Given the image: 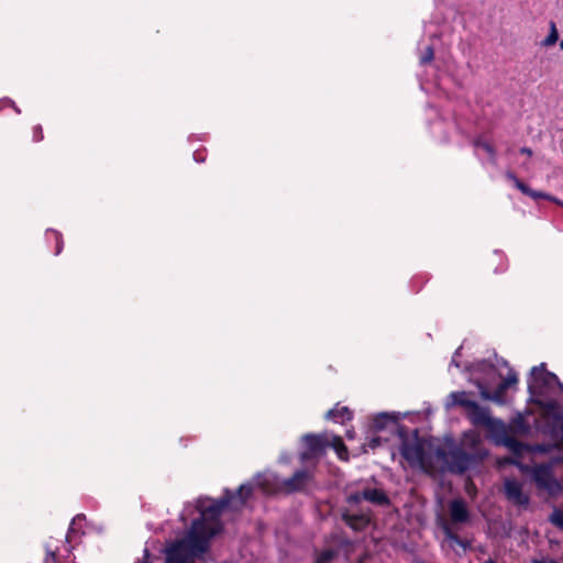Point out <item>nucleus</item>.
Listing matches in <instances>:
<instances>
[{"instance_id":"obj_1","label":"nucleus","mask_w":563,"mask_h":563,"mask_svg":"<svg viewBox=\"0 0 563 563\" xmlns=\"http://www.w3.org/2000/svg\"><path fill=\"white\" fill-rule=\"evenodd\" d=\"M231 503L227 498L201 507V517L192 522L187 534L167 549L165 563H195L206 553L210 539L221 530L220 515Z\"/></svg>"},{"instance_id":"obj_2","label":"nucleus","mask_w":563,"mask_h":563,"mask_svg":"<svg viewBox=\"0 0 563 563\" xmlns=\"http://www.w3.org/2000/svg\"><path fill=\"white\" fill-rule=\"evenodd\" d=\"M435 455L449 471L453 473H463L477 461L482 460L485 456V453L477 451L474 454H470L461 448H453L449 451L439 448L435 451Z\"/></svg>"},{"instance_id":"obj_3","label":"nucleus","mask_w":563,"mask_h":563,"mask_svg":"<svg viewBox=\"0 0 563 563\" xmlns=\"http://www.w3.org/2000/svg\"><path fill=\"white\" fill-rule=\"evenodd\" d=\"M449 521L442 525L446 539L464 549L467 548V542L462 540L455 532L456 527L467 523L471 519L466 503L460 498L451 500L449 504Z\"/></svg>"},{"instance_id":"obj_4","label":"nucleus","mask_w":563,"mask_h":563,"mask_svg":"<svg viewBox=\"0 0 563 563\" xmlns=\"http://www.w3.org/2000/svg\"><path fill=\"white\" fill-rule=\"evenodd\" d=\"M428 446L429 444L418 437H407L402 440L400 453L411 466L429 472L431 464L427 454Z\"/></svg>"},{"instance_id":"obj_5","label":"nucleus","mask_w":563,"mask_h":563,"mask_svg":"<svg viewBox=\"0 0 563 563\" xmlns=\"http://www.w3.org/2000/svg\"><path fill=\"white\" fill-rule=\"evenodd\" d=\"M531 475L537 487L547 492L550 496H558L563 492V486L553 476L550 465H536L531 468Z\"/></svg>"},{"instance_id":"obj_6","label":"nucleus","mask_w":563,"mask_h":563,"mask_svg":"<svg viewBox=\"0 0 563 563\" xmlns=\"http://www.w3.org/2000/svg\"><path fill=\"white\" fill-rule=\"evenodd\" d=\"M313 483V473L311 471H297L295 474L287 479H283L276 483V492L291 494L295 492L305 490L308 486Z\"/></svg>"},{"instance_id":"obj_7","label":"nucleus","mask_w":563,"mask_h":563,"mask_svg":"<svg viewBox=\"0 0 563 563\" xmlns=\"http://www.w3.org/2000/svg\"><path fill=\"white\" fill-rule=\"evenodd\" d=\"M558 386L563 391V384L559 380L558 376L545 369V364L534 366L531 369V382L529 383L530 389H540L542 387L552 388Z\"/></svg>"},{"instance_id":"obj_8","label":"nucleus","mask_w":563,"mask_h":563,"mask_svg":"<svg viewBox=\"0 0 563 563\" xmlns=\"http://www.w3.org/2000/svg\"><path fill=\"white\" fill-rule=\"evenodd\" d=\"M470 408L466 413L474 426L484 427L493 430L501 426V421L492 418L487 408L479 406L477 402L468 404Z\"/></svg>"},{"instance_id":"obj_9","label":"nucleus","mask_w":563,"mask_h":563,"mask_svg":"<svg viewBox=\"0 0 563 563\" xmlns=\"http://www.w3.org/2000/svg\"><path fill=\"white\" fill-rule=\"evenodd\" d=\"M302 441L306 445V451L301 453L300 457L302 461H308L324 453V450L329 444V435L307 434L302 438Z\"/></svg>"},{"instance_id":"obj_10","label":"nucleus","mask_w":563,"mask_h":563,"mask_svg":"<svg viewBox=\"0 0 563 563\" xmlns=\"http://www.w3.org/2000/svg\"><path fill=\"white\" fill-rule=\"evenodd\" d=\"M505 495L509 501L517 506H528L529 496L523 493L522 484L514 478H506L504 483Z\"/></svg>"},{"instance_id":"obj_11","label":"nucleus","mask_w":563,"mask_h":563,"mask_svg":"<svg viewBox=\"0 0 563 563\" xmlns=\"http://www.w3.org/2000/svg\"><path fill=\"white\" fill-rule=\"evenodd\" d=\"M85 520V515H77L70 522L68 532L65 537L64 545L65 552L69 554L73 548L78 543L80 537L84 534L81 522Z\"/></svg>"},{"instance_id":"obj_12","label":"nucleus","mask_w":563,"mask_h":563,"mask_svg":"<svg viewBox=\"0 0 563 563\" xmlns=\"http://www.w3.org/2000/svg\"><path fill=\"white\" fill-rule=\"evenodd\" d=\"M60 540L49 538L45 543L46 556L44 559V563H60L59 559L62 556L60 548L58 543Z\"/></svg>"},{"instance_id":"obj_13","label":"nucleus","mask_w":563,"mask_h":563,"mask_svg":"<svg viewBox=\"0 0 563 563\" xmlns=\"http://www.w3.org/2000/svg\"><path fill=\"white\" fill-rule=\"evenodd\" d=\"M362 496L365 500L375 505L385 506L389 504L388 496L382 489L367 488L362 492Z\"/></svg>"},{"instance_id":"obj_14","label":"nucleus","mask_w":563,"mask_h":563,"mask_svg":"<svg viewBox=\"0 0 563 563\" xmlns=\"http://www.w3.org/2000/svg\"><path fill=\"white\" fill-rule=\"evenodd\" d=\"M344 522L351 527L355 531H361L367 527L369 523L368 516L361 514V515H351V514H344L343 515Z\"/></svg>"},{"instance_id":"obj_15","label":"nucleus","mask_w":563,"mask_h":563,"mask_svg":"<svg viewBox=\"0 0 563 563\" xmlns=\"http://www.w3.org/2000/svg\"><path fill=\"white\" fill-rule=\"evenodd\" d=\"M352 416V411L349 407L336 405L333 409L327 412L325 418L335 422L344 423L345 421L351 420Z\"/></svg>"},{"instance_id":"obj_16","label":"nucleus","mask_w":563,"mask_h":563,"mask_svg":"<svg viewBox=\"0 0 563 563\" xmlns=\"http://www.w3.org/2000/svg\"><path fill=\"white\" fill-rule=\"evenodd\" d=\"M328 446H331L336 452L338 456L341 460L347 461L349 460V452L347 448L345 446L343 440L341 437L338 435H329V444Z\"/></svg>"},{"instance_id":"obj_17","label":"nucleus","mask_w":563,"mask_h":563,"mask_svg":"<svg viewBox=\"0 0 563 563\" xmlns=\"http://www.w3.org/2000/svg\"><path fill=\"white\" fill-rule=\"evenodd\" d=\"M507 178L510 179L514 185L525 195L531 196L533 198H548L547 195L542 192H536L531 190L526 184H523L517 176L512 173H507Z\"/></svg>"},{"instance_id":"obj_18","label":"nucleus","mask_w":563,"mask_h":563,"mask_svg":"<svg viewBox=\"0 0 563 563\" xmlns=\"http://www.w3.org/2000/svg\"><path fill=\"white\" fill-rule=\"evenodd\" d=\"M559 40L558 30L554 22L550 23V33L549 35L542 41L543 46H552L554 45Z\"/></svg>"},{"instance_id":"obj_19","label":"nucleus","mask_w":563,"mask_h":563,"mask_svg":"<svg viewBox=\"0 0 563 563\" xmlns=\"http://www.w3.org/2000/svg\"><path fill=\"white\" fill-rule=\"evenodd\" d=\"M452 398L456 405L464 407L466 411L470 408L468 404L474 402L473 400L466 397L465 393H453Z\"/></svg>"},{"instance_id":"obj_20","label":"nucleus","mask_w":563,"mask_h":563,"mask_svg":"<svg viewBox=\"0 0 563 563\" xmlns=\"http://www.w3.org/2000/svg\"><path fill=\"white\" fill-rule=\"evenodd\" d=\"M252 495V487L247 485H242L236 497L239 499V504L242 506L246 501V499Z\"/></svg>"},{"instance_id":"obj_21","label":"nucleus","mask_w":563,"mask_h":563,"mask_svg":"<svg viewBox=\"0 0 563 563\" xmlns=\"http://www.w3.org/2000/svg\"><path fill=\"white\" fill-rule=\"evenodd\" d=\"M550 521L551 523L563 530V510L554 509V511L550 516Z\"/></svg>"},{"instance_id":"obj_22","label":"nucleus","mask_w":563,"mask_h":563,"mask_svg":"<svg viewBox=\"0 0 563 563\" xmlns=\"http://www.w3.org/2000/svg\"><path fill=\"white\" fill-rule=\"evenodd\" d=\"M518 383V377H517V374L514 373V372H510L507 377H505L503 380H501V389H508L510 388L511 386H515L516 384Z\"/></svg>"},{"instance_id":"obj_23","label":"nucleus","mask_w":563,"mask_h":563,"mask_svg":"<svg viewBox=\"0 0 563 563\" xmlns=\"http://www.w3.org/2000/svg\"><path fill=\"white\" fill-rule=\"evenodd\" d=\"M334 556H335V551L325 550L318 555L316 563H329L333 560Z\"/></svg>"},{"instance_id":"obj_24","label":"nucleus","mask_w":563,"mask_h":563,"mask_svg":"<svg viewBox=\"0 0 563 563\" xmlns=\"http://www.w3.org/2000/svg\"><path fill=\"white\" fill-rule=\"evenodd\" d=\"M507 389H501V384H499L496 389L492 393V400L496 402H503L504 396L506 394Z\"/></svg>"},{"instance_id":"obj_25","label":"nucleus","mask_w":563,"mask_h":563,"mask_svg":"<svg viewBox=\"0 0 563 563\" xmlns=\"http://www.w3.org/2000/svg\"><path fill=\"white\" fill-rule=\"evenodd\" d=\"M475 145L482 147L485 152H487L490 156H495V150L492 144L483 141H476Z\"/></svg>"},{"instance_id":"obj_26","label":"nucleus","mask_w":563,"mask_h":563,"mask_svg":"<svg viewBox=\"0 0 563 563\" xmlns=\"http://www.w3.org/2000/svg\"><path fill=\"white\" fill-rule=\"evenodd\" d=\"M43 137H44V135H43L42 126L41 125H35L33 128V141L34 142H40V141L43 140Z\"/></svg>"},{"instance_id":"obj_27","label":"nucleus","mask_w":563,"mask_h":563,"mask_svg":"<svg viewBox=\"0 0 563 563\" xmlns=\"http://www.w3.org/2000/svg\"><path fill=\"white\" fill-rule=\"evenodd\" d=\"M433 56H434V54H433L432 47L428 46L426 49V53L421 57V63L422 64L430 63L433 59Z\"/></svg>"},{"instance_id":"obj_28","label":"nucleus","mask_w":563,"mask_h":563,"mask_svg":"<svg viewBox=\"0 0 563 563\" xmlns=\"http://www.w3.org/2000/svg\"><path fill=\"white\" fill-rule=\"evenodd\" d=\"M362 499H364L362 493H356L349 497V501L355 504H358Z\"/></svg>"},{"instance_id":"obj_29","label":"nucleus","mask_w":563,"mask_h":563,"mask_svg":"<svg viewBox=\"0 0 563 563\" xmlns=\"http://www.w3.org/2000/svg\"><path fill=\"white\" fill-rule=\"evenodd\" d=\"M481 396L484 399L492 400L493 394L489 393L486 388H481Z\"/></svg>"},{"instance_id":"obj_30","label":"nucleus","mask_w":563,"mask_h":563,"mask_svg":"<svg viewBox=\"0 0 563 563\" xmlns=\"http://www.w3.org/2000/svg\"><path fill=\"white\" fill-rule=\"evenodd\" d=\"M380 444V439L379 438H374L369 441L368 445L372 448V449H375L377 448L378 445Z\"/></svg>"},{"instance_id":"obj_31","label":"nucleus","mask_w":563,"mask_h":563,"mask_svg":"<svg viewBox=\"0 0 563 563\" xmlns=\"http://www.w3.org/2000/svg\"><path fill=\"white\" fill-rule=\"evenodd\" d=\"M55 239H56V242H57V249H56V254H59L60 253V250H62V246H60V236L57 234V233H53Z\"/></svg>"},{"instance_id":"obj_32","label":"nucleus","mask_w":563,"mask_h":563,"mask_svg":"<svg viewBox=\"0 0 563 563\" xmlns=\"http://www.w3.org/2000/svg\"><path fill=\"white\" fill-rule=\"evenodd\" d=\"M533 563H556V562L554 560L542 559V560H534Z\"/></svg>"},{"instance_id":"obj_33","label":"nucleus","mask_w":563,"mask_h":563,"mask_svg":"<svg viewBox=\"0 0 563 563\" xmlns=\"http://www.w3.org/2000/svg\"><path fill=\"white\" fill-rule=\"evenodd\" d=\"M520 152H521L522 154L528 155V156H531V155H532V151H531L530 148H528V147H522V148L520 150Z\"/></svg>"},{"instance_id":"obj_34","label":"nucleus","mask_w":563,"mask_h":563,"mask_svg":"<svg viewBox=\"0 0 563 563\" xmlns=\"http://www.w3.org/2000/svg\"><path fill=\"white\" fill-rule=\"evenodd\" d=\"M382 419H386V416H383V417H382ZM375 426H376L377 428H382V427H383V426L380 424V418L376 419V421H375Z\"/></svg>"},{"instance_id":"obj_35","label":"nucleus","mask_w":563,"mask_h":563,"mask_svg":"<svg viewBox=\"0 0 563 563\" xmlns=\"http://www.w3.org/2000/svg\"><path fill=\"white\" fill-rule=\"evenodd\" d=\"M560 47H561V49H563V40L560 43Z\"/></svg>"},{"instance_id":"obj_36","label":"nucleus","mask_w":563,"mask_h":563,"mask_svg":"<svg viewBox=\"0 0 563 563\" xmlns=\"http://www.w3.org/2000/svg\"><path fill=\"white\" fill-rule=\"evenodd\" d=\"M485 563H495L493 560H488Z\"/></svg>"}]
</instances>
